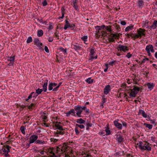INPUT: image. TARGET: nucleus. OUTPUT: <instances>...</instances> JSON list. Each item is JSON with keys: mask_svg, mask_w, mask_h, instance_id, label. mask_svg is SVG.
Segmentation results:
<instances>
[{"mask_svg": "<svg viewBox=\"0 0 157 157\" xmlns=\"http://www.w3.org/2000/svg\"><path fill=\"white\" fill-rule=\"evenodd\" d=\"M68 147L65 144H61L56 147H50L48 148V152L53 155L51 157H57L55 155V152L57 154H62L65 153L67 150Z\"/></svg>", "mask_w": 157, "mask_h": 157, "instance_id": "nucleus-1", "label": "nucleus"}, {"mask_svg": "<svg viewBox=\"0 0 157 157\" xmlns=\"http://www.w3.org/2000/svg\"><path fill=\"white\" fill-rule=\"evenodd\" d=\"M137 145H139V148L143 150H147L150 151L151 150V147L148 145H146V144H143V142L140 141L139 144H137Z\"/></svg>", "mask_w": 157, "mask_h": 157, "instance_id": "nucleus-2", "label": "nucleus"}, {"mask_svg": "<svg viewBox=\"0 0 157 157\" xmlns=\"http://www.w3.org/2000/svg\"><path fill=\"white\" fill-rule=\"evenodd\" d=\"M132 89H130L131 93H130L129 96L130 97H135L138 92L140 90V88L136 86H134Z\"/></svg>", "mask_w": 157, "mask_h": 157, "instance_id": "nucleus-3", "label": "nucleus"}, {"mask_svg": "<svg viewBox=\"0 0 157 157\" xmlns=\"http://www.w3.org/2000/svg\"><path fill=\"white\" fill-rule=\"evenodd\" d=\"M117 48L118 51H123L124 52H126L129 51L127 46L121 44H119L117 47Z\"/></svg>", "mask_w": 157, "mask_h": 157, "instance_id": "nucleus-4", "label": "nucleus"}, {"mask_svg": "<svg viewBox=\"0 0 157 157\" xmlns=\"http://www.w3.org/2000/svg\"><path fill=\"white\" fill-rule=\"evenodd\" d=\"M75 110L77 112L76 114L78 117H82L81 114L82 113V107L80 105H77L75 106Z\"/></svg>", "mask_w": 157, "mask_h": 157, "instance_id": "nucleus-5", "label": "nucleus"}, {"mask_svg": "<svg viewBox=\"0 0 157 157\" xmlns=\"http://www.w3.org/2000/svg\"><path fill=\"white\" fill-rule=\"evenodd\" d=\"M33 42L34 44L36 45L40 49H42V46L43 45V44L40 41V40L38 38H35Z\"/></svg>", "mask_w": 157, "mask_h": 157, "instance_id": "nucleus-6", "label": "nucleus"}, {"mask_svg": "<svg viewBox=\"0 0 157 157\" xmlns=\"http://www.w3.org/2000/svg\"><path fill=\"white\" fill-rule=\"evenodd\" d=\"M146 30L145 29L140 28L137 31V33L140 37V38L142 37V36H145V32Z\"/></svg>", "mask_w": 157, "mask_h": 157, "instance_id": "nucleus-7", "label": "nucleus"}, {"mask_svg": "<svg viewBox=\"0 0 157 157\" xmlns=\"http://www.w3.org/2000/svg\"><path fill=\"white\" fill-rule=\"evenodd\" d=\"M38 136L36 135H32L29 138V142L30 144H32L35 142H36Z\"/></svg>", "mask_w": 157, "mask_h": 157, "instance_id": "nucleus-8", "label": "nucleus"}, {"mask_svg": "<svg viewBox=\"0 0 157 157\" xmlns=\"http://www.w3.org/2000/svg\"><path fill=\"white\" fill-rule=\"evenodd\" d=\"M116 140L119 143L123 142L124 140V138L123 136L120 134H116Z\"/></svg>", "mask_w": 157, "mask_h": 157, "instance_id": "nucleus-9", "label": "nucleus"}, {"mask_svg": "<svg viewBox=\"0 0 157 157\" xmlns=\"http://www.w3.org/2000/svg\"><path fill=\"white\" fill-rule=\"evenodd\" d=\"M118 121H119V120L114 121L113 122L116 128L120 130H121L122 129V125L121 124L118 122Z\"/></svg>", "mask_w": 157, "mask_h": 157, "instance_id": "nucleus-10", "label": "nucleus"}, {"mask_svg": "<svg viewBox=\"0 0 157 157\" xmlns=\"http://www.w3.org/2000/svg\"><path fill=\"white\" fill-rule=\"evenodd\" d=\"M111 87L109 85L106 86L104 89V93L106 94L107 95L109 92L111 91Z\"/></svg>", "mask_w": 157, "mask_h": 157, "instance_id": "nucleus-11", "label": "nucleus"}, {"mask_svg": "<svg viewBox=\"0 0 157 157\" xmlns=\"http://www.w3.org/2000/svg\"><path fill=\"white\" fill-rule=\"evenodd\" d=\"M71 47L76 51L78 50H81V47L79 46V44L77 43H75V44H72L71 45Z\"/></svg>", "mask_w": 157, "mask_h": 157, "instance_id": "nucleus-12", "label": "nucleus"}, {"mask_svg": "<svg viewBox=\"0 0 157 157\" xmlns=\"http://www.w3.org/2000/svg\"><path fill=\"white\" fill-rule=\"evenodd\" d=\"M75 25L73 24H70L69 25H64V29L65 30H66L68 28H72V29H73L75 27Z\"/></svg>", "mask_w": 157, "mask_h": 157, "instance_id": "nucleus-13", "label": "nucleus"}, {"mask_svg": "<svg viewBox=\"0 0 157 157\" xmlns=\"http://www.w3.org/2000/svg\"><path fill=\"white\" fill-rule=\"evenodd\" d=\"M147 86L148 89L151 90L155 86V84L153 83L147 82Z\"/></svg>", "mask_w": 157, "mask_h": 157, "instance_id": "nucleus-14", "label": "nucleus"}, {"mask_svg": "<svg viewBox=\"0 0 157 157\" xmlns=\"http://www.w3.org/2000/svg\"><path fill=\"white\" fill-rule=\"evenodd\" d=\"M84 124L86 125V129L87 131H89V130L90 127H92V125H93L90 121H87L86 123H85Z\"/></svg>", "mask_w": 157, "mask_h": 157, "instance_id": "nucleus-15", "label": "nucleus"}, {"mask_svg": "<svg viewBox=\"0 0 157 157\" xmlns=\"http://www.w3.org/2000/svg\"><path fill=\"white\" fill-rule=\"evenodd\" d=\"M106 129L105 130V131L106 132V135H109L111 134V131L109 130V124H107L106 125Z\"/></svg>", "mask_w": 157, "mask_h": 157, "instance_id": "nucleus-16", "label": "nucleus"}, {"mask_svg": "<svg viewBox=\"0 0 157 157\" xmlns=\"http://www.w3.org/2000/svg\"><path fill=\"white\" fill-rule=\"evenodd\" d=\"M48 80H46V82H45L43 86V89H42V90H43V91L44 92H46L47 91V86H48Z\"/></svg>", "mask_w": 157, "mask_h": 157, "instance_id": "nucleus-17", "label": "nucleus"}, {"mask_svg": "<svg viewBox=\"0 0 157 157\" xmlns=\"http://www.w3.org/2000/svg\"><path fill=\"white\" fill-rule=\"evenodd\" d=\"M134 25H130L127 26L126 28L125 31V32H128L130 30H132L133 29Z\"/></svg>", "mask_w": 157, "mask_h": 157, "instance_id": "nucleus-18", "label": "nucleus"}, {"mask_svg": "<svg viewBox=\"0 0 157 157\" xmlns=\"http://www.w3.org/2000/svg\"><path fill=\"white\" fill-rule=\"evenodd\" d=\"M36 103H31L30 105L28 106V109H31L34 108H35L36 106Z\"/></svg>", "mask_w": 157, "mask_h": 157, "instance_id": "nucleus-19", "label": "nucleus"}, {"mask_svg": "<svg viewBox=\"0 0 157 157\" xmlns=\"http://www.w3.org/2000/svg\"><path fill=\"white\" fill-rule=\"evenodd\" d=\"M43 34H44L43 31L41 29L38 30L37 31V36L38 37H41V36H42L43 35Z\"/></svg>", "mask_w": 157, "mask_h": 157, "instance_id": "nucleus-20", "label": "nucleus"}, {"mask_svg": "<svg viewBox=\"0 0 157 157\" xmlns=\"http://www.w3.org/2000/svg\"><path fill=\"white\" fill-rule=\"evenodd\" d=\"M85 121L82 118H80L79 119H78L77 120L76 122L77 123H79V124H85Z\"/></svg>", "mask_w": 157, "mask_h": 157, "instance_id": "nucleus-21", "label": "nucleus"}, {"mask_svg": "<svg viewBox=\"0 0 157 157\" xmlns=\"http://www.w3.org/2000/svg\"><path fill=\"white\" fill-rule=\"evenodd\" d=\"M55 125L57 129L60 131H63L64 130V129L63 128L62 126H61L59 124H55Z\"/></svg>", "mask_w": 157, "mask_h": 157, "instance_id": "nucleus-22", "label": "nucleus"}, {"mask_svg": "<svg viewBox=\"0 0 157 157\" xmlns=\"http://www.w3.org/2000/svg\"><path fill=\"white\" fill-rule=\"evenodd\" d=\"M59 50H60L61 52H62L63 53L65 54H67V49L66 48L64 49L62 47H61L59 48Z\"/></svg>", "mask_w": 157, "mask_h": 157, "instance_id": "nucleus-23", "label": "nucleus"}, {"mask_svg": "<svg viewBox=\"0 0 157 157\" xmlns=\"http://www.w3.org/2000/svg\"><path fill=\"white\" fill-rule=\"evenodd\" d=\"M151 26V27H152V28L153 29H156L157 26V21H154L153 24Z\"/></svg>", "mask_w": 157, "mask_h": 157, "instance_id": "nucleus-24", "label": "nucleus"}, {"mask_svg": "<svg viewBox=\"0 0 157 157\" xmlns=\"http://www.w3.org/2000/svg\"><path fill=\"white\" fill-rule=\"evenodd\" d=\"M152 47V45L151 44H149L148 45H147L146 47L145 50L147 51V52H149V51H150V50Z\"/></svg>", "mask_w": 157, "mask_h": 157, "instance_id": "nucleus-25", "label": "nucleus"}, {"mask_svg": "<svg viewBox=\"0 0 157 157\" xmlns=\"http://www.w3.org/2000/svg\"><path fill=\"white\" fill-rule=\"evenodd\" d=\"M121 35L120 33L119 34H111V35H112V37H114L115 39L117 38L118 39L120 37V35Z\"/></svg>", "mask_w": 157, "mask_h": 157, "instance_id": "nucleus-26", "label": "nucleus"}, {"mask_svg": "<svg viewBox=\"0 0 157 157\" xmlns=\"http://www.w3.org/2000/svg\"><path fill=\"white\" fill-rule=\"evenodd\" d=\"M95 48L94 47L91 48L90 51V55L93 56L95 53Z\"/></svg>", "mask_w": 157, "mask_h": 157, "instance_id": "nucleus-27", "label": "nucleus"}, {"mask_svg": "<svg viewBox=\"0 0 157 157\" xmlns=\"http://www.w3.org/2000/svg\"><path fill=\"white\" fill-rule=\"evenodd\" d=\"M144 125L146 126V127L147 128L149 129H151L152 128L153 126L151 124H147L146 123H144Z\"/></svg>", "mask_w": 157, "mask_h": 157, "instance_id": "nucleus-28", "label": "nucleus"}, {"mask_svg": "<svg viewBox=\"0 0 157 157\" xmlns=\"http://www.w3.org/2000/svg\"><path fill=\"white\" fill-rule=\"evenodd\" d=\"M86 81L87 83L90 84L92 83L93 82V79H91V78H89L86 80Z\"/></svg>", "mask_w": 157, "mask_h": 157, "instance_id": "nucleus-29", "label": "nucleus"}, {"mask_svg": "<svg viewBox=\"0 0 157 157\" xmlns=\"http://www.w3.org/2000/svg\"><path fill=\"white\" fill-rule=\"evenodd\" d=\"M137 3L138 4V6L140 7L142 6L144 4L143 0H138Z\"/></svg>", "mask_w": 157, "mask_h": 157, "instance_id": "nucleus-30", "label": "nucleus"}, {"mask_svg": "<svg viewBox=\"0 0 157 157\" xmlns=\"http://www.w3.org/2000/svg\"><path fill=\"white\" fill-rule=\"evenodd\" d=\"M15 56H13V57H8L7 58V60L8 61L10 62H14L15 59Z\"/></svg>", "mask_w": 157, "mask_h": 157, "instance_id": "nucleus-31", "label": "nucleus"}, {"mask_svg": "<svg viewBox=\"0 0 157 157\" xmlns=\"http://www.w3.org/2000/svg\"><path fill=\"white\" fill-rule=\"evenodd\" d=\"M35 143L36 144H45V141L42 140H37Z\"/></svg>", "mask_w": 157, "mask_h": 157, "instance_id": "nucleus-32", "label": "nucleus"}, {"mask_svg": "<svg viewBox=\"0 0 157 157\" xmlns=\"http://www.w3.org/2000/svg\"><path fill=\"white\" fill-rule=\"evenodd\" d=\"M43 91V90H42V89H40L39 88L36 90V93L39 95L41 94Z\"/></svg>", "mask_w": 157, "mask_h": 157, "instance_id": "nucleus-33", "label": "nucleus"}, {"mask_svg": "<svg viewBox=\"0 0 157 157\" xmlns=\"http://www.w3.org/2000/svg\"><path fill=\"white\" fill-rule=\"evenodd\" d=\"M148 23H149V21H143V24H142V27H144H144H147V26L148 25Z\"/></svg>", "mask_w": 157, "mask_h": 157, "instance_id": "nucleus-34", "label": "nucleus"}, {"mask_svg": "<svg viewBox=\"0 0 157 157\" xmlns=\"http://www.w3.org/2000/svg\"><path fill=\"white\" fill-rule=\"evenodd\" d=\"M20 130L22 133L24 135L25 134V128L24 126H21Z\"/></svg>", "mask_w": 157, "mask_h": 157, "instance_id": "nucleus-35", "label": "nucleus"}, {"mask_svg": "<svg viewBox=\"0 0 157 157\" xmlns=\"http://www.w3.org/2000/svg\"><path fill=\"white\" fill-rule=\"evenodd\" d=\"M33 41L32 38L31 36H30L28 37L27 39L26 42L27 43H29L32 42Z\"/></svg>", "mask_w": 157, "mask_h": 157, "instance_id": "nucleus-36", "label": "nucleus"}, {"mask_svg": "<svg viewBox=\"0 0 157 157\" xmlns=\"http://www.w3.org/2000/svg\"><path fill=\"white\" fill-rule=\"evenodd\" d=\"M53 89V85H52V84L51 83H50L48 85V90L49 91H51Z\"/></svg>", "mask_w": 157, "mask_h": 157, "instance_id": "nucleus-37", "label": "nucleus"}, {"mask_svg": "<svg viewBox=\"0 0 157 157\" xmlns=\"http://www.w3.org/2000/svg\"><path fill=\"white\" fill-rule=\"evenodd\" d=\"M75 132L76 134L77 135H78H78H80V132L78 131V127H75Z\"/></svg>", "mask_w": 157, "mask_h": 157, "instance_id": "nucleus-38", "label": "nucleus"}, {"mask_svg": "<svg viewBox=\"0 0 157 157\" xmlns=\"http://www.w3.org/2000/svg\"><path fill=\"white\" fill-rule=\"evenodd\" d=\"M140 38V37L138 34H134V35L132 37V38L133 39V40H135L136 39L138 38Z\"/></svg>", "mask_w": 157, "mask_h": 157, "instance_id": "nucleus-39", "label": "nucleus"}, {"mask_svg": "<svg viewBox=\"0 0 157 157\" xmlns=\"http://www.w3.org/2000/svg\"><path fill=\"white\" fill-rule=\"evenodd\" d=\"M76 126L78 127H79L81 129H83L85 128V126L84 125L82 124H76Z\"/></svg>", "mask_w": 157, "mask_h": 157, "instance_id": "nucleus-40", "label": "nucleus"}, {"mask_svg": "<svg viewBox=\"0 0 157 157\" xmlns=\"http://www.w3.org/2000/svg\"><path fill=\"white\" fill-rule=\"evenodd\" d=\"M88 36H84L81 38V39L84 42L87 41Z\"/></svg>", "mask_w": 157, "mask_h": 157, "instance_id": "nucleus-41", "label": "nucleus"}, {"mask_svg": "<svg viewBox=\"0 0 157 157\" xmlns=\"http://www.w3.org/2000/svg\"><path fill=\"white\" fill-rule=\"evenodd\" d=\"M75 109H71L70 110V111L71 112V114L72 115L75 116Z\"/></svg>", "mask_w": 157, "mask_h": 157, "instance_id": "nucleus-42", "label": "nucleus"}, {"mask_svg": "<svg viewBox=\"0 0 157 157\" xmlns=\"http://www.w3.org/2000/svg\"><path fill=\"white\" fill-rule=\"evenodd\" d=\"M98 58V56L96 55L95 56H91V57L89 59V61H92L94 59H97Z\"/></svg>", "mask_w": 157, "mask_h": 157, "instance_id": "nucleus-43", "label": "nucleus"}, {"mask_svg": "<svg viewBox=\"0 0 157 157\" xmlns=\"http://www.w3.org/2000/svg\"><path fill=\"white\" fill-rule=\"evenodd\" d=\"M53 23H50L49 26L48 28L49 30H50L53 29Z\"/></svg>", "mask_w": 157, "mask_h": 157, "instance_id": "nucleus-44", "label": "nucleus"}, {"mask_svg": "<svg viewBox=\"0 0 157 157\" xmlns=\"http://www.w3.org/2000/svg\"><path fill=\"white\" fill-rule=\"evenodd\" d=\"M113 38L114 37H113L112 36H111L110 37L108 38V40H109L110 42H114L115 43V40Z\"/></svg>", "mask_w": 157, "mask_h": 157, "instance_id": "nucleus-45", "label": "nucleus"}, {"mask_svg": "<svg viewBox=\"0 0 157 157\" xmlns=\"http://www.w3.org/2000/svg\"><path fill=\"white\" fill-rule=\"evenodd\" d=\"M105 29L108 31L111 32V26H106L105 27Z\"/></svg>", "mask_w": 157, "mask_h": 157, "instance_id": "nucleus-46", "label": "nucleus"}, {"mask_svg": "<svg viewBox=\"0 0 157 157\" xmlns=\"http://www.w3.org/2000/svg\"><path fill=\"white\" fill-rule=\"evenodd\" d=\"M57 133H58V134H60L61 135H63L65 133V132H64V130L63 131H57Z\"/></svg>", "mask_w": 157, "mask_h": 157, "instance_id": "nucleus-47", "label": "nucleus"}, {"mask_svg": "<svg viewBox=\"0 0 157 157\" xmlns=\"http://www.w3.org/2000/svg\"><path fill=\"white\" fill-rule=\"evenodd\" d=\"M116 62H117V61L116 60H113L111 62H110L109 63V65H110L111 66H113V64L114 63H116Z\"/></svg>", "mask_w": 157, "mask_h": 157, "instance_id": "nucleus-48", "label": "nucleus"}, {"mask_svg": "<svg viewBox=\"0 0 157 157\" xmlns=\"http://www.w3.org/2000/svg\"><path fill=\"white\" fill-rule=\"evenodd\" d=\"M122 126H123L124 127H125V128H126L127 127V123L126 122L123 121H122Z\"/></svg>", "mask_w": 157, "mask_h": 157, "instance_id": "nucleus-49", "label": "nucleus"}, {"mask_svg": "<svg viewBox=\"0 0 157 157\" xmlns=\"http://www.w3.org/2000/svg\"><path fill=\"white\" fill-rule=\"evenodd\" d=\"M73 7L75 9L77 10H78V7L77 6V4H73Z\"/></svg>", "mask_w": 157, "mask_h": 157, "instance_id": "nucleus-50", "label": "nucleus"}, {"mask_svg": "<svg viewBox=\"0 0 157 157\" xmlns=\"http://www.w3.org/2000/svg\"><path fill=\"white\" fill-rule=\"evenodd\" d=\"M44 49L45 51L47 53H48L49 52V50L48 49V47L47 46H45L44 47Z\"/></svg>", "mask_w": 157, "mask_h": 157, "instance_id": "nucleus-51", "label": "nucleus"}, {"mask_svg": "<svg viewBox=\"0 0 157 157\" xmlns=\"http://www.w3.org/2000/svg\"><path fill=\"white\" fill-rule=\"evenodd\" d=\"M43 6H46L48 5V3L46 0H44L42 3Z\"/></svg>", "mask_w": 157, "mask_h": 157, "instance_id": "nucleus-52", "label": "nucleus"}, {"mask_svg": "<svg viewBox=\"0 0 157 157\" xmlns=\"http://www.w3.org/2000/svg\"><path fill=\"white\" fill-rule=\"evenodd\" d=\"M132 56V54H131L130 52H128L127 53L126 57H127L128 58H130Z\"/></svg>", "mask_w": 157, "mask_h": 157, "instance_id": "nucleus-53", "label": "nucleus"}, {"mask_svg": "<svg viewBox=\"0 0 157 157\" xmlns=\"http://www.w3.org/2000/svg\"><path fill=\"white\" fill-rule=\"evenodd\" d=\"M142 113H143L142 114V116L144 118H147V114L145 113V111H144V112H143Z\"/></svg>", "mask_w": 157, "mask_h": 157, "instance_id": "nucleus-54", "label": "nucleus"}, {"mask_svg": "<svg viewBox=\"0 0 157 157\" xmlns=\"http://www.w3.org/2000/svg\"><path fill=\"white\" fill-rule=\"evenodd\" d=\"M6 147L7 149L6 152H9L10 151V148H11V147L9 146L8 145H7L6 146Z\"/></svg>", "mask_w": 157, "mask_h": 157, "instance_id": "nucleus-55", "label": "nucleus"}, {"mask_svg": "<svg viewBox=\"0 0 157 157\" xmlns=\"http://www.w3.org/2000/svg\"><path fill=\"white\" fill-rule=\"evenodd\" d=\"M42 118L44 120V121H45L47 120V117L45 115H42Z\"/></svg>", "mask_w": 157, "mask_h": 157, "instance_id": "nucleus-56", "label": "nucleus"}, {"mask_svg": "<svg viewBox=\"0 0 157 157\" xmlns=\"http://www.w3.org/2000/svg\"><path fill=\"white\" fill-rule=\"evenodd\" d=\"M34 92H32L29 95V96L28 97V98L30 99L31 98L33 97V94H34Z\"/></svg>", "mask_w": 157, "mask_h": 157, "instance_id": "nucleus-57", "label": "nucleus"}, {"mask_svg": "<svg viewBox=\"0 0 157 157\" xmlns=\"http://www.w3.org/2000/svg\"><path fill=\"white\" fill-rule=\"evenodd\" d=\"M115 28L119 32L120 31L121 28L119 25H116Z\"/></svg>", "mask_w": 157, "mask_h": 157, "instance_id": "nucleus-58", "label": "nucleus"}, {"mask_svg": "<svg viewBox=\"0 0 157 157\" xmlns=\"http://www.w3.org/2000/svg\"><path fill=\"white\" fill-rule=\"evenodd\" d=\"M149 121H151V123L154 124L155 125H156V123L154 120H149Z\"/></svg>", "mask_w": 157, "mask_h": 157, "instance_id": "nucleus-59", "label": "nucleus"}, {"mask_svg": "<svg viewBox=\"0 0 157 157\" xmlns=\"http://www.w3.org/2000/svg\"><path fill=\"white\" fill-rule=\"evenodd\" d=\"M99 134L100 135H102L103 136H104L105 135V131H103L102 132H99Z\"/></svg>", "mask_w": 157, "mask_h": 157, "instance_id": "nucleus-60", "label": "nucleus"}, {"mask_svg": "<svg viewBox=\"0 0 157 157\" xmlns=\"http://www.w3.org/2000/svg\"><path fill=\"white\" fill-rule=\"evenodd\" d=\"M99 26H97L95 27V28L96 31H98V32H99V31L100 30V29L99 28ZM97 32V31H96Z\"/></svg>", "mask_w": 157, "mask_h": 157, "instance_id": "nucleus-61", "label": "nucleus"}, {"mask_svg": "<svg viewBox=\"0 0 157 157\" xmlns=\"http://www.w3.org/2000/svg\"><path fill=\"white\" fill-rule=\"evenodd\" d=\"M58 140V139L54 138H51V141H53L55 143L57 142Z\"/></svg>", "mask_w": 157, "mask_h": 157, "instance_id": "nucleus-62", "label": "nucleus"}, {"mask_svg": "<svg viewBox=\"0 0 157 157\" xmlns=\"http://www.w3.org/2000/svg\"><path fill=\"white\" fill-rule=\"evenodd\" d=\"M126 22L124 21H121V24L122 25H125L126 24Z\"/></svg>", "mask_w": 157, "mask_h": 157, "instance_id": "nucleus-63", "label": "nucleus"}, {"mask_svg": "<svg viewBox=\"0 0 157 157\" xmlns=\"http://www.w3.org/2000/svg\"><path fill=\"white\" fill-rule=\"evenodd\" d=\"M48 41L49 42H52L53 40V39L52 37H49L48 39Z\"/></svg>", "mask_w": 157, "mask_h": 157, "instance_id": "nucleus-64", "label": "nucleus"}]
</instances>
